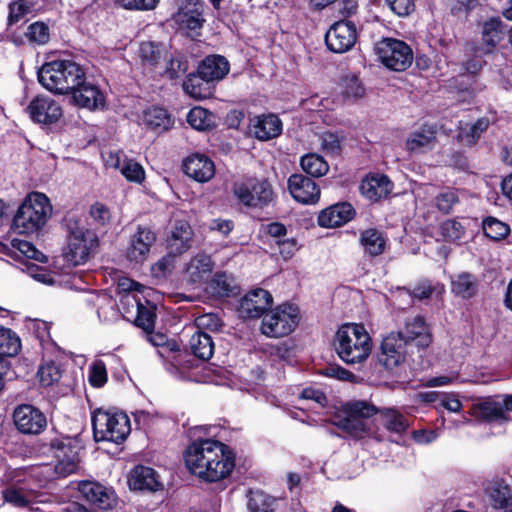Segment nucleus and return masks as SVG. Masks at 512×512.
<instances>
[{"label": "nucleus", "mask_w": 512, "mask_h": 512, "mask_svg": "<svg viewBox=\"0 0 512 512\" xmlns=\"http://www.w3.org/2000/svg\"><path fill=\"white\" fill-rule=\"evenodd\" d=\"M189 344L192 353L200 359L208 360L214 353V343L211 336L207 333L195 332L191 336Z\"/></svg>", "instance_id": "36"}, {"label": "nucleus", "mask_w": 512, "mask_h": 512, "mask_svg": "<svg viewBox=\"0 0 512 512\" xmlns=\"http://www.w3.org/2000/svg\"><path fill=\"white\" fill-rule=\"evenodd\" d=\"M78 490L87 501L100 509H110L115 504L114 492L100 483L83 481L79 483Z\"/></svg>", "instance_id": "22"}, {"label": "nucleus", "mask_w": 512, "mask_h": 512, "mask_svg": "<svg viewBox=\"0 0 512 512\" xmlns=\"http://www.w3.org/2000/svg\"><path fill=\"white\" fill-rule=\"evenodd\" d=\"M164 53V48L156 42H142L138 49V56L144 66H155L159 63Z\"/></svg>", "instance_id": "45"}, {"label": "nucleus", "mask_w": 512, "mask_h": 512, "mask_svg": "<svg viewBox=\"0 0 512 512\" xmlns=\"http://www.w3.org/2000/svg\"><path fill=\"white\" fill-rule=\"evenodd\" d=\"M120 172L130 182L140 184L145 179L144 168L132 159H124Z\"/></svg>", "instance_id": "52"}, {"label": "nucleus", "mask_w": 512, "mask_h": 512, "mask_svg": "<svg viewBox=\"0 0 512 512\" xmlns=\"http://www.w3.org/2000/svg\"><path fill=\"white\" fill-rule=\"evenodd\" d=\"M92 426L96 441L120 443L131 431L128 416L120 411L96 410L92 416Z\"/></svg>", "instance_id": "7"}, {"label": "nucleus", "mask_w": 512, "mask_h": 512, "mask_svg": "<svg viewBox=\"0 0 512 512\" xmlns=\"http://www.w3.org/2000/svg\"><path fill=\"white\" fill-rule=\"evenodd\" d=\"M70 443V439H66V442L58 439L51 442V446L57 450L58 462L55 465V471L62 476L76 472L79 467V456L72 450Z\"/></svg>", "instance_id": "25"}, {"label": "nucleus", "mask_w": 512, "mask_h": 512, "mask_svg": "<svg viewBox=\"0 0 512 512\" xmlns=\"http://www.w3.org/2000/svg\"><path fill=\"white\" fill-rule=\"evenodd\" d=\"M436 143V128L431 125H423L407 136L405 149L411 154H421L434 149Z\"/></svg>", "instance_id": "21"}, {"label": "nucleus", "mask_w": 512, "mask_h": 512, "mask_svg": "<svg viewBox=\"0 0 512 512\" xmlns=\"http://www.w3.org/2000/svg\"><path fill=\"white\" fill-rule=\"evenodd\" d=\"M377 412L375 406L365 401H356L339 409L333 417V423L351 436L363 438L371 434L369 418Z\"/></svg>", "instance_id": "5"}, {"label": "nucleus", "mask_w": 512, "mask_h": 512, "mask_svg": "<svg viewBox=\"0 0 512 512\" xmlns=\"http://www.w3.org/2000/svg\"><path fill=\"white\" fill-rule=\"evenodd\" d=\"M155 305L144 299L139 307L134 312V321L137 326L141 327L146 332H150L154 328L155 320Z\"/></svg>", "instance_id": "44"}, {"label": "nucleus", "mask_w": 512, "mask_h": 512, "mask_svg": "<svg viewBox=\"0 0 512 512\" xmlns=\"http://www.w3.org/2000/svg\"><path fill=\"white\" fill-rule=\"evenodd\" d=\"M459 201L458 195L453 190H446L439 195H437L435 199L436 207L442 213H450L455 204Z\"/></svg>", "instance_id": "56"}, {"label": "nucleus", "mask_w": 512, "mask_h": 512, "mask_svg": "<svg viewBox=\"0 0 512 512\" xmlns=\"http://www.w3.org/2000/svg\"><path fill=\"white\" fill-rule=\"evenodd\" d=\"M17 429L23 434H40L47 426L46 416L32 405L18 406L13 414Z\"/></svg>", "instance_id": "15"}, {"label": "nucleus", "mask_w": 512, "mask_h": 512, "mask_svg": "<svg viewBox=\"0 0 512 512\" xmlns=\"http://www.w3.org/2000/svg\"><path fill=\"white\" fill-rule=\"evenodd\" d=\"M251 133L261 141L278 137L282 132V122L274 114L254 117L250 124Z\"/></svg>", "instance_id": "26"}, {"label": "nucleus", "mask_w": 512, "mask_h": 512, "mask_svg": "<svg viewBox=\"0 0 512 512\" xmlns=\"http://www.w3.org/2000/svg\"><path fill=\"white\" fill-rule=\"evenodd\" d=\"M273 304V297L265 289L257 288L246 293L239 301L238 313L246 319L264 316Z\"/></svg>", "instance_id": "14"}, {"label": "nucleus", "mask_w": 512, "mask_h": 512, "mask_svg": "<svg viewBox=\"0 0 512 512\" xmlns=\"http://www.w3.org/2000/svg\"><path fill=\"white\" fill-rule=\"evenodd\" d=\"M376 49L380 61L391 70L404 71L412 63V50L401 40L383 39L377 44Z\"/></svg>", "instance_id": "11"}, {"label": "nucleus", "mask_w": 512, "mask_h": 512, "mask_svg": "<svg viewBox=\"0 0 512 512\" xmlns=\"http://www.w3.org/2000/svg\"><path fill=\"white\" fill-rule=\"evenodd\" d=\"M72 99L75 105L86 108L91 111L103 109L105 107V96L100 88L86 81L84 75L83 81L72 90Z\"/></svg>", "instance_id": "18"}, {"label": "nucleus", "mask_w": 512, "mask_h": 512, "mask_svg": "<svg viewBox=\"0 0 512 512\" xmlns=\"http://www.w3.org/2000/svg\"><path fill=\"white\" fill-rule=\"evenodd\" d=\"M183 169L188 177L200 183L210 181L215 175L213 161L203 154L188 156L183 162Z\"/></svg>", "instance_id": "23"}, {"label": "nucleus", "mask_w": 512, "mask_h": 512, "mask_svg": "<svg viewBox=\"0 0 512 512\" xmlns=\"http://www.w3.org/2000/svg\"><path fill=\"white\" fill-rule=\"evenodd\" d=\"M90 384L94 387H101L107 381V371L103 362H95L90 370L89 375Z\"/></svg>", "instance_id": "59"}, {"label": "nucleus", "mask_w": 512, "mask_h": 512, "mask_svg": "<svg viewBox=\"0 0 512 512\" xmlns=\"http://www.w3.org/2000/svg\"><path fill=\"white\" fill-rule=\"evenodd\" d=\"M300 165L303 171L312 177H322L329 171L328 163L316 153H308L302 156Z\"/></svg>", "instance_id": "42"}, {"label": "nucleus", "mask_w": 512, "mask_h": 512, "mask_svg": "<svg viewBox=\"0 0 512 512\" xmlns=\"http://www.w3.org/2000/svg\"><path fill=\"white\" fill-rule=\"evenodd\" d=\"M189 125L199 131H206L214 127V115L202 107H194L187 114Z\"/></svg>", "instance_id": "43"}, {"label": "nucleus", "mask_w": 512, "mask_h": 512, "mask_svg": "<svg viewBox=\"0 0 512 512\" xmlns=\"http://www.w3.org/2000/svg\"><path fill=\"white\" fill-rule=\"evenodd\" d=\"M383 425L387 430L394 433H403L409 426L407 419L395 409H384L380 411Z\"/></svg>", "instance_id": "46"}, {"label": "nucleus", "mask_w": 512, "mask_h": 512, "mask_svg": "<svg viewBox=\"0 0 512 512\" xmlns=\"http://www.w3.org/2000/svg\"><path fill=\"white\" fill-rule=\"evenodd\" d=\"M175 21L181 28L196 30L202 27L203 6L199 3L188 2L175 15Z\"/></svg>", "instance_id": "32"}, {"label": "nucleus", "mask_w": 512, "mask_h": 512, "mask_svg": "<svg viewBox=\"0 0 512 512\" xmlns=\"http://www.w3.org/2000/svg\"><path fill=\"white\" fill-rule=\"evenodd\" d=\"M34 476V469L30 472L15 471L13 482L2 492L5 502L15 507H26L31 504L40 487L32 481Z\"/></svg>", "instance_id": "9"}, {"label": "nucleus", "mask_w": 512, "mask_h": 512, "mask_svg": "<svg viewBox=\"0 0 512 512\" xmlns=\"http://www.w3.org/2000/svg\"><path fill=\"white\" fill-rule=\"evenodd\" d=\"M129 486L133 490L157 491L161 489L162 483L154 469L146 466H136L130 473Z\"/></svg>", "instance_id": "28"}, {"label": "nucleus", "mask_w": 512, "mask_h": 512, "mask_svg": "<svg viewBox=\"0 0 512 512\" xmlns=\"http://www.w3.org/2000/svg\"><path fill=\"white\" fill-rule=\"evenodd\" d=\"M53 207L41 192L29 193L18 207L12 227L19 234H33L41 230L51 218Z\"/></svg>", "instance_id": "4"}, {"label": "nucleus", "mask_w": 512, "mask_h": 512, "mask_svg": "<svg viewBox=\"0 0 512 512\" xmlns=\"http://www.w3.org/2000/svg\"><path fill=\"white\" fill-rule=\"evenodd\" d=\"M321 148L324 152L333 154L341 148L340 138L331 132H324L319 136Z\"/></svg>", "instance_id": "58"}, {"label": "nucleus", "mask_w": 512, "mask_h": 512, "mask_svg": "<svg viewBox=\"0 0 512 512\" xmlns=\"http://www.w3.org/2000/svg\"><path fill=\"white\" fill-rule=\"evenodd\" d=\"M288 189L293 199L302 204H315L320 198L318 185L302 174H293L289 177Z\"/></svg>", "instance_id": "20"}, {"label": "nucleus", "mask_w": 512, "mask_h": 512, "mask_svg": "<svg viewBox=\"0 0 512 512\" xmlns=\"http://www.w3.org/2000/svg\"><path fill=\"white\" fill-rule=\"evenodd\" d=\"M19 251L27 258L45 262L46 256L40 252L31 242L20 241L18 244Z\"/></svg>", "instance_id": "63"}, {"label": "nucleus", "mask_w": 512, "mask_h": 512, "mask_svg": "<svg viewBox=\"0 0 512 512\" xmlns=\"http://www.w3.org/2000/svg\"><path fill=\"white\" fill-rule=\"evenodd\" d=\"M21 350L19 336L10 328L0 325V355L13 357Z\"/></svg>", "instance_id": "41"}, {"label": "nucleus", "mask_w": 512, "mask_h": 512, "mask_svg": "<svg viewBox=\"0 0 512 512\" xmlns=\"http://www.w3.org/2000/svg\"><path fill=\"white\" fill-rule=\"evenodd\" d=\"M212 270L213 262L211 257L204 253H198L188 263L186 275L189 282L200 284L210 277Z\"/></svg>", "instance_id": "30"}, {"label": "nucleus", "mask_w": 512, "mask_h": 512, "mask_svg": "<svg viewBox=\"0 0 512 512\" xmlns=\"http://www.w3.org/2000/svg\"><path fill=\"white\" fill-rule=\"evenodd\" d=\"M357 38L355 24L351 21L341 20L330 27L326 33L325 42L332 52L344 53L355 45Z\"/></svg>", "instance_id": "12"}, {"label": "nucleus", "mask_w": 512, "mask_h": 512, "mask_svg": "<svg viewBox=\"0 0 512 512\" xmlns=\"http://www.w3.org/2000/svg\"><path fill=\"white\" fill-rule=\"evenodd\" d=\"M169 254L179 256L192 248L194 232L186 220H175L167 237Z\"/></svg>", "instance_id": "17"}, {"label": "nucleus", "mask_w": 512, "mask_h": 512, "mask_svg": "<svg viewBox=\"0 0 512 512\" xmlns=\"http://www.w3.org/2000/svg\"><path fill=\"white\" fill-rule=\"evenodd\" d=\"M341 95L349 101H356L365 95V88L359 77L347 74L340 81Z\"/></svg>", "instance_id": "40"}, {"label": "nucleus", "mask_w": 512, "mask_h": 512, "mask_svg": "<svg viewBox=\"0 0 512 512\" xmlns=\"http://www.w3.org/2000/svg\"><path fill=\"white\" fill-rule=\"evenodd\" d=\"M229 72V63L223 56L206 57L198 68V73L208 81H220Z\"/></svg>", "instance_id": "31"}, {"label": "nucleus", "mask_w": 512, "mask_h": 512, "mask_svg": "<svg viewBox=\"0 0 512 512\" xmlns=\"http://www.w3.org/2000/svg\"><path fill=\"white\" fill-rule=\"evenodd\" d=\"M485 494L493 508L512 506V488L503 478L491 479L485 487Z\"/></svg>", "instance_id": "27"}, {"label": "nucleus", "mask_w": 512, "mask_h": 512, "mask_svg": "<svg viewBox=\"0 0 512 512\" xmlns=\"http://www.w3.org/2000/svg\"><path fill=\"white\" fill-rule=\"evenodd\" d=\"M29 11H30V7L23 0L11 3L10 6H9L8 25H12L14 23H17Z\"/></svg>", "instance_id": "60"}, {"label": "nucleus", "mask_w": 512, "mask_h": 512, "mask_svg": "<svg viewBox=\"0 0 512 512\" xmlns=\"http://www.w3.org/2000/svg\"><path fill=\"white\" fill-rule=\"evenodd\" d=\"M247 497L248 512H274L273 499L263 491L251 490Z\"/></svg>", "instance_id": "49"}, {"label": "nucleus", "mask_w": 512, "mask_h": 512, "mask_svg": "<svg viewBox=\"0 0 512 512\" xmlns=\"http://www.w3.org/2000/svg\"><path fill=\"white\" fill-rule=\"evenodd\" d=\"M185 463L196 477L208 482H217L232 473L235 467V454L222 442L202 439L188 446Z\"/></svg>", "instance_id": "1"}, {"label": "nucleus", "mask_w": 512, "mask_h": 512, "mask_svg": "<svg viewBox=\"0 0 512 512\" xmlns=\"http://www.w3.org/2000/svg\"><path fill=\"white\" fill-rule=\"evenodd\" d=\"M233 193L240 203L250 207H263L274 199L273 188L265 179H249L236 183Z\"/></svg>", "instance_id": "10"}, {"label": "nucleus", "mask_w": 512, "mask_h": 512, "mask_svg": "<svg viewBox=\"0 0 512 512\" xmlns=\"http://www.w3.org/2000/svg\"><path fill=\"white\" fill-rule=\"evenodd\" d=\"M488 125L489 121L487 119H479L473 124L466 123L460 127L458 138L463 144L472 145L488 128Z\"/></svg>", "instance_id": "48"}, {"label": "nucleus", "mask_w": 512, "mask_h": 512, "mask_svg": "<svg viewBox=\"0 0 512 512\" xmlns=\"http://www.w3.org/2000/svg\"><path fill=\"white\" fill-rule=\"evenodd\" d=\"M334 347L342 361L359 364L371 354L372 339L362 324L347 323L337 330Z\"/></svg>", "instance_id": "2"}, {"label": "nucleus", "mask_w": 512, "mask_h": 512, "mask_svg": "<svg viewBox=\"0 0 512 512\" xmlns=\"http://www.w3.org/2000/svg\"><path fill=\"white\" fill-rule=\"evenodd\" d=\"M119 302L123 308V315L129 319L134 316L135 310L143 301L138 293H123L119 296Z\"/></svg>", "instance_id": "55"}, {"label": "nucleus", "mask_w": 512, "mask_h": 512, "mask_svg": "<svg viewBox=\"0 0 512 512\" xmlns=\"http://www.w3.org/2000/svg\"><path fill=\"white\" fill-rule=\"evenodd\" d=\"M68 229L69 234L67 245L63 250V257L72 266L83 265L98 248V236L93 230L80 226L77 222L70 223Z\"/></svg>", "instance_id": "6"}, {"label": "nucleus", "mask_w": 512, "mask_h": 512, "mask_svg": "<svg viewBox=\"0 0 512 512\" xmlns=\"http://www.w3.org/2000/svg\"><path fill=\"white\" fill-rule=\"evenodd\" d=\"M144 124L155 131H166L173 125V120L167 110L160 107H151L144 111Z\"/></svg>", "instance_id": "35"}, {"label": "nucleus", "mask_w": 512, "mask_h": 512, "mask_svg": "<svg viewBox=\"0 0 512 512\" xmlns=\"http://www.w3.org/2000/svg\"><path fill=\"white\" fill-rule=\"evenodd\" d=\"M25 35L30 42L38 45H44L50 39L49 27L43 22H35L29 25Z\"/></svg>", "instance_id": "53"}, {"label": "nucleus", "mask_w": 512, "mask_h": 512, "mask_svg": "<svg viewBox=\"0 0 512 512\" xmlns=\"http://www.w3.org/2000/svg\"><path fill=\"white\" fill-rule=\"evenodd\" d=\"M90 215L101 226L108 224L111 219L109 209L102 203L93 204L90 208Z\"/></svg>", "instance_id": "61"}, {"label": "nucleus", "mask_w": 512, "mask_h": 512, "mask_svg": "<svg viewBox=\"0 0 512 512\" xmlns=\"http://www.w3.org/2000/svg\"><path fill=\"white\" fill-rule=\"evenodd\" d=\"M405 345L401 333H390L382 341L379 362L387 369L399 366L405 360Z\"/></svg>", "instance_id": "19"}, {"label": "nucleus", "mask_w": 512, "mask_h": 512, "mask_svg": "<svg viewBox=\"0 0 512 512\" xmlns=\"http://www.w3.org/2000/svg\"><path fill=\"white\" fill-rule=\"evenodd\" d=\"M39 382L42 386H51L61 378V370L53 363H45L38 370Z\"/></svg>", "instance_id": "54"}, {"label": "nucleus", "mask_w": 512, "mask_h": 512, "mask_svg": "<svg viewBox=\"0 0 512 512\" xmlns=\"http://www.w3.org/2000/svg\"><path fill=\"white\" fill-rule=\"evenodd\" d=\"M188 69L187 61L181 57L172 58L168 61L165 75L170 79H177L183 76Z\"/></svg>", "instance_id": "57"}, {"label": "nucleus", "mask_w": 512, "mask_h": 512, "mask_svg": "<svg viewBox=\"0 0 512 512\" xmlns=\"http://www.w3.org/2000/svg\"><path fill=\"white\" fill-rule=\"evenodd\" d=\"M27 111L32 121L46 125L56 123L63 115L61 105L47 96L35 97L28 105Z\"/></svg>", "instance_id": "16"}, {"label": "nucleus", "mask_w": 512, "mask_h": 512, "mask_svg": "<svg viewBox=\"0 0 512 512\" xmlns=\"http://www.w3.org/2000/svg\"><path fill=\"white\" fill-rule=\"evenodd\" d=\"M83 68L72 60H54L41 66L38 80L41 85L54 94H69L82 83Z\"/></svg>", "instance_id": "3"}, {"label": "nucleus", "mask_w": 512, "mask_h": 512, "mask_svg": "<svg viewBox=\"0 0 512 512\" xmlns=\"http://www.w3.org/2000/svg\"><path fill=\"white\" fill-rule=\"evenodd\" d=\"M452 292L462 299H468L477 292V282L469 273L456 275L451 281Z\"/></svg>", "instance_id": "37"}, {"label": "nucleus", "mask_w": 512, "mask_h": 512, "mask_svg": "<svg viewBox=\"0 0 512 512\" xmlns=\"http://www.w3.org/2000/svg\"><path fill=\"white\" fill-rule=\"evenodd\" d=\"M213 289L220 296H228L233 292V286L229 278L224 274L216 275L212 281Z\"/></svg>", "instance_id": "62"}, {"label": "nucleus", "mask_w": 512, "mask_h": 512, "mask_svg": "<svg viewBox=\"0 0 512 512\" xmlns=\"http://www.w3.org/2000/svg\"><path fill=\"white\" fill-rule=\"evenodd\" d=\"M207 79H204L199 73L190 74L183 82L184 91L195 99H204L210 96L211 90Z\"/></svg>", "instance_id": "38"}, {"label": "nucleus", "mask_w": 512, "mask_h": 512, "mask_svg": "<svg viewBox=\"0 0 512 512\" xmlns=\"http://www.w3.org/2000/svg\"><path fill=\"white\" fill-rule=\"evenodd\" d=\"M195 323L199 329L218 330L221 326L220 319L214 314L199 316L196 318Z\"/></svg>", "instance_id": "64"}, {"label": "nucleus", "mask_w": 512, "mask_h": 512, "mask_svg": "<svg viewBox=\"0 0 512 512\" xmlns=\"http://www.w3.org/2000/svg\"><path fill=\"white\" fill-rule=\"evenodd\" d=\"M504 26L500 19L492 18L485 22L483 26L482 36L483 41L488 47L494 48L504 38Z\"/></svg>", "instance_id": "47"}, {"label": "nucleus", "mask_w": 512, "mask_h": 512, "mask_svg": "<svg viewBox=\"0 0 512 512\" xmlns=\"http://www.w3.org/2000/svg\"><path fill=\"white\" fill-rule=\"evenodd\" d=\"M474 412L477 417L485 421H507L503 405L500 402L487 400L474 406Z\"/></svg>", "instance_id": "39"}, {"label": "nucleus", "mask_w": 512, "mask_h": 512, "mask_svg": "<svg viewBox=\"0 0 512 512\" xmlns=\"http://www.w3.org/2000/svg\"><path fill=\"white\" fill-rule=\"evenodd\" d=\"M355 216V210L347 202L337 203L323 209L318 215V224L323 228L340 227Z\"/></svg>", "instance_id": "24"}, {"label": "nucleus", "mask_w": 512, "mask_h": 512, "mask_svg": "<svg viewBox=\"0 0 512 512\" xmlns=\"http://www.w3.org/2000/svg\"><path fill=\"white\" fill-rule=\"evenodd\" d=\"M439 234L445 241L456 242L464 236L465 227L459 221L449 219L440 224Z\"/></svg>", "instance_id": "51"}, {"label": "nucleus", "mask_w": 512, "mask_h": 512, "mask_svg": "<svg viewBox=\"0 0 512 512\" xmlns=\"http://www.w3.org/2000/svg\"><path fill=\"white\" fill-rule=\"evenodd\" d=\"M484 234L493 241L505 239L511 232L510 226L494 217H487L483 221Z\"/></svg>", "instance_id": "50"}, {"label": "nucleus", "mask_w": 512, "mask_h": 512, "mask_svg": "<svg viewBox=\"0 0 512 512\" xmlns=\"http://www.w3.org/2000/svg\"><path fill=\"white\" fill-rule=\"evenodd\" d=\"M156 241V234L149 227L138 226L130 236L125 249V257L135 264L144 263L150 254L151 248Z\"/></svg>", "instance_id": "13"}, {"label": "nucleus", "mask_w": 512, "mask_h": 512, "mask_svg": "<svg viewBox=\"0 0 512 512\" xmlns=\"http://www.w3.org/2000/svg\"><path fill=\"white\" fill-rule=\"evenodd\" d=\"M393 184L385 175H372L366 177L361 183V192L369 200L377 201L385 198L392 191Z\"/></svg>", "instance_id": "29"}, {"label": "nucleus", "mask_w": 512, "mask_h": 512, "mask_svg": "<svg viewBox=\"0 0 512 512\" xmlns=\"http://www.w3.org/2000/svg\"><path fill=\"white\" fill-rule=\"evenodd\" d=\"M299 320L300 312L297 306L281 304L263 316L260 331L270 338L285 337L295 330Z\"/></svg>", "instance_id": "8"}, {"label": "nucleus", "mask_w": 512, "mask_h": 512, "mask_svg": "<svg viewBox=\"0 0 512 512\" xmlns=\"http://www.w3.org/2000/svg\"><path fill=\"white\" fill-rule=\"evenodd\" d=\"M399 333L402 334L405 343L417 341L419 346H428L431 341L428 327L424 319L419 316L407 321L405 327Z\"/></svg>", "instance_id": "34"}, {"label": "nucleus", "mask_w": 512, "mask_h": 512, "mask_svg": "<svg viewBox=\"0 0 512 512\" xmlns=\"http://www.w3.org/2000/svg\"><path fill=\"white\" fill-rule=\"evenodd\" d=\"M359 243L366 254L375 257L384 253L387 237L378 229L368 228L360 233Z\"/></svg>", "instance_id": "33"}]
</instances>
